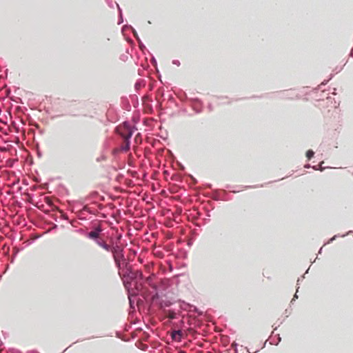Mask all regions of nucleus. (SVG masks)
<instances>
[{
  "instance_id": "obj_1",
  "label": "nucleus",
  "mask_w": 353,
  "mask_h": 353,
  "mask_svg": "<svg viewBox=\"0 0 353 353\" xmlns=\"http://www.w3.org/2000/svg\"><path fill=\"white\" fill-rule=\"evenodd\" d=\"M122 128L123 132L121 133V136L124 138L125 141L123 144L121 145L119 150L123 152H126L130 149V139L133 135L134 130H136V128L132 125L128 121L123 122Z\"/></svg>"
},
{
  "instance_id": "obj_2",
  "label": "nucleus",
  "mask_w": 353,
  "mask_h": 353,
  "mask_svg": "<svg viewBox=\"0 0 353 353\" xmlns=\"http://www.w3.org/2000/svg\"><path fill=\"white\" fill-rule=\"evenodd\" d=\"M110 252L112 254L117 268L121 269V262L125 261L123 248L118 244H113L112 250Z\"/></svg>"
},
{
  "instance_id": "obj_3",
  "label": "nucleus",
  "mask_w": 353,
  "mask_h": 353,
  "mask_svg": "<svg viewBox=\"0 0 353 353\" xmlns=\"http://www.w3.org/2000/svg\"><path fill=\"white\" fill-rule=\"evenodd\" d=\"M103 229L101 225H97L92 228L90 232L85 234V236L92 240L96 244L100 245L105 240L100 236Z\"/></svg>"
},
{
  "instance_id": "obj_4",
  "label": "nucleus",
  "mask_w": 353,
  "mask_h": 353,
  "mask_svg": "<svg viewBox=\"0 0 353 353\" xmlns=\"http://www.w3.org/2000/svg\"><path fill=\"white\" fill-rule=\"evenodd\" d=\"M152 287L155 290V294L152 296V301L158 305L161 309L169 307L174 304V303L171 302L170 300L163 299L162 296H161L157 292V287L156 285L154 284Z\"/></svg>"
},
{
  "instance_id": "obj_5",
  "label": "nucleus",
  "mask_w": 353,
  "mask_h": 353,
  "mask_svg": "<svg viewBox=\"0 0 353 353\" xmlns=\"http://www.w3.org/2000/svg\"><path fill=\"white\" fill-rule=\"evenodd\" d=\"M193 110L196 112V113H200L202 111V103L201 101L196 98L192 99V104H191Z\"/></svg>"
},
{
  "instance_id": "obj_6",
  "label": "nucleus",
  "mask_w": 353,
  "mask_h": 353,
  "mask_svg": "<svg viewBox=\"0 0 353 353\" xmlns=\"http://www.w3.org/2000/svg\"><path fill=\"white\" fill-rule=\"evenodd\" d=\"M178 306L176 307L177 311L180 313L181 311H188L191 307L190 304L185 303L183 301L179 300L177 301Z\"/></svg>"
},
{
  "instance_id": "obj_7",
  "label": "nucleus",
  "mask_w": 353,
  "mask_h": 353,
  "mask_svg": "<svg viewBox=\"0 0 353 353\" xmlns=\"http://www.w3.org/2000/svg\"><path fill=\"white\" fill-rule=\"evenodd\" d=\"M165 312L166 313L168 317L172 320L177 319L179 314V312L177 311L176 307L173 309L168 310L167 311H165Z\"/></svg>"
},
{
  "instance_id": "obj_8",
  "label": "nucleus",
  "mask_w": 353,
  "mask_h": 353,
  "mask_svg": "<svg viewBox=\"0 0 353 353\" xmlns=\"http://www.w3.org/2000/svg\"><path fill=\"white\" fill-rule=\"evenodd\" d=\"M125 279L123 281L124 285L126 288L128 286V279L134 280L136 278V274L132 270H128L125 275Z\"/></svg>"
},
{
  "instance_id": "obj_9",
  "label": "nucleus",
  "mask_w": 353,
  "mask_h": 353,
  "mask_svg": "<svg viewBox=\"0 0 353 353\" xmlns=\"http://www.w3.org/2000/svg\"><path fill=\"white\" fill-rule=\"evenodd\" d=\"M182 335L183 333L181 330H174L171 333V338L173 341H181Z\"/></svg>"
},
{
  "instance_id": "obj_10",
  "label": "nucleus",
  "mask_w": 353,
  "mask_h": 353,
  "mask_svg": "<svg viewBox=\"0 0 353 353\" xmlns=\"http://www.w3.org/2000/svg\"><path fill=\"white\" fill-rule=\"evenodd\" d=\"M137 296V294H131L129 292L128 294V299H129V305H130V308L131 310H134L135 307H134V300L133 299L134 297H135Z\"/></svg>"
},
{
  "instance_id": "obj_11",
  "label": "nucleus",
  "mask_w": 353,
  "mask_h": 353,
  "mask_svg": "<svg viewBox=\"0 0 353 353\" xmlns=\"http://www.w3.org/2000/svg\"><path fill=\"white\" fill-rule=\"evenodd\" d=\"M116 6L117 8L118 12H119L118 24L120 25L123 22V12H122L121 8H120V6L118 3H116Z\"/></svg>"
},
{
  "instance_id": "obj_12",
  "label": "nucleus",
  "mask_w": 353,
  "mask_h": 353,
  "mask_svg": "<svg viewBox=\"0 0 353 353\" xmlns=\"http://www.w3.org/2000/svg\"><path fill=\"white\" fill-rule=\"evenodd\" d=\"M99 247L102 248L103 250H105V251L107 252H110L111 250H112V245H110L109 244H108L105 241H103L101 244H100V245H99Z\"/></svg>"
},
{
  "instance_id": "obj_13",
  "label": "nucleus",
  "mask_w": 353,
  "mask_h": 353,
  "mask_svg": "<svg viewBox=\"0 0 353 353\" xmlns=\"http://www.w3.org/2000/svg\"><path fill=\"white\" fill-rule=\"evenodd\" d=\"M280 96L279 97L280 98H285V99H292L293 97L290 95L288 94V91H283V92H281L279 94Z\"/></svg>"
},
{
  "instance_id": "obj_14",
  "label": "nucleus",
  "mask_w": 353,
  "mask_h": 353,
  "mask_svg": "<svg viewBox=\"0 0 353 353\" xmlns=\"http://www.w3.org/2000/svg\"><path fill=\"white\" fill-rule=\"evenodd\" d=\"M125 28H131L132 30V32H133V34H134V37L137 39L139 37L138 36V34L137 32V31L131 26H129V25H125L123 26V30L125 29Z\"/></svg>"
},
{
  "instance_id": "obj_15",
  "label": "nucleus",
  "mask_w": 353,
  "mask_h": 353,
  "mask_svg": "<svg viewBox=\"0 0 353 353\" xmlns=\"http://www.w3.org/2000/svg\"><path fill=\"white\" fill-rule=\"evenodd\" d=\"M314 155V152L313 150H308L307 152H306V157L310 160L311 159Z\"/></svg>"
},
{
  "instance_id": "obj_16",
  "label": "nucleus",
  "mask_w": 353,
  "mask_h": 353,
  "mask_svg": "<svg viewBox=\"0 0 353 353\" xmlns=\"http://www.w3.org/2000/svg\"><path fill=\"white\" fill-rule=\"evenodd\" d=\"M276 337H277V341L275 342L274 339H271L270 344L276 345L279 344V343L281 341V338L279 334H277Z\"/></svg>"
},
{
  "instance_id": "obj_17",
  "label": "nucleus",
  "mask_w": 353,
  "mask_h": 353,
  "mask_svg": "<svg viewBox=\"0 0 353 353\" xmlns=\"http://www.w3.org/2000/svg\"><path fill=\"white\" fill-rule=\"evenodd\" d=\"M105 2L108 5V6L111 8H114V6H116L117 2H113L112 0H105Z\"/></svg>"
},
{
  "instance_id": "obj_18",
  "label": "nucleus",
  "mask_w": 353,
  "mask_h": 353,
  "mask_svg": "<svg viewBox=\"0 0 353 353\" xmlns=\"http://www.w3.org/2000/svg\"><path fill=\"white\" fill-rule=\"evenodd\" d=\"M87 212L90 214H94V212L90 208H88L87 206L83 207V208L82 210V212Z\"/></svg>"
},
{
  "instance_id": "obj_19",
  "label": "nucleus",
  "mask_w": 353,
  "mask_h": 353,
  "mask_svg": "<svg viewBox=\"0 0 353 353\" xmlns=\"http://www.w3.org/2000/svg\"><path fill=\"white\" fill-rule=\"evenodd\" d=\"M322 163H323V162L321 163V164L319 165V167L312 166L313 169H314L316 170H319L321 171H323L324 168L322 167Z\"/></svg>"
},
{
  "instance_id": "obj_20",
  "label": "nucleus",
  "mask_w": 353,
  "mask_h": 353,
  "mask_svg": "<svg viewBox=\"0 0 353 353\" xmlns=\"http://www.w3.org/2000/svg\"><path fill=\"white\" fill-rule=\"evenodd\" d=\"M139 47L140 48L141 50L143 51L144 49H145V46H144V44L142 43L141 41H139Z\"/></svg>"
},
{
  "instance_id": "obj_21",
  "label": "nucleus",
  "mask_w": 353,
  "mask_h": 353,
  "mask_svg": "<svg viewBox=\"0 0 353 353\" xmlns=\"http://www.w3.org/2000/svg\"><path fill=\"white\" fill-rule=\"evenodd\" d=\"M332 76H333V75H332V74H331V75H330V79H329L328 80H325V81H323V82L321 83V84L319 85V87H321V85H324L327 84V83L328 82V81L332 78Z\"/></svg>"
},
{
  "instance_id": "obj_22",
  "label": "nucleus",
  "mask_w": 353,
  "mask_h": 353,
  "mask_svg": "<svg viewBox=\"0 0 353 353\" xmlns=\"http://www.w3.org/2000/svg\"><path fill=\"white\" fill-rule=\"evenodd\" d=\"M120 59L122 61H125L128 59V56L126 54H123V55L121 56Z\"/></svg>"
},
{
  "instance_id": "obj_23",
  "label": "nucleus",
  "mask_w": 353,
  "mask_h": 353,
  "mask_svg": "<svg viewBox=\"0 0 353 353\" xmlns=\"http://www.w3.org/2000/svg\"><path fill=\"white\" fill-rule=\"evenodd\" d=\"M172 63L176 65L177 66L180 65V61L179 60H173Z\"/></svg>"
},
{
  "instance_id": "obj_24",
  "label": "nucleus",
  "mask_w": 353,
  "mask_h": 353,
  "mask_svg": "<svg viewBox=\"0 0 353 353\" xmlns=\"http://www.w3.org/2000/svg\"><path fill=\"white\" fill-rule=\"evenodd\" d=\"M77 232H79V233H80V234H84L85 236V234L87 233V232H85V230H83V229H79V230H77Z\"/></svg>"
},
{
  "instance_id": "obj_25",
  "label": "nucleus",
  "mask_w": 353,
  "mask_h": 353,
  "mask_svg": "<svg viewBox=\"0 0 353 353\" xmlns=\"http://www.w3.org/2000/svg\"><path fill=\"white\" fill-rule=\"evenodd\" d=\"M296 292H298V290H296ZM297 298H298V295H297V292H296L295 294L294 295L293 299L291 301V303H293V301H294L295 299H297Z\"/></svg>"
},
{
  "instance_id": "obj_26",
  "label": "nucleus",
  "mask_w": 353,
  "mask_h": 353,
  "mask_svg": "<svg viewBox=\"0 0 353 353\" xmlns=\"http://www.w3.org/2000/svg\"><path fill=\"white\" fill-rule=\"evenodd\" d=\"M339 236V235H334V236H332L330 241H328V243H330V242H332L334 240H335L337 237Z\"/></svg>"
},
{
  "instance_id": "obj_27",
  "label": "nucleus",
  "mask_w": 353,
  "mask_h": 353,
  "mask_svg": "<svg viewBox=\"0 0 353 353\" xmlns=\"http://www.w3.org/2000/svg\"><path fill=\"white\" fill-rule=\"evenodd\" d=\"M152 62L153 63H154V64H157V61H156V59H155V58H154V57H152Z\"/></svg>"
},
{
  "instance_id": "obj_28",
  "label": "nucleus",
  "mask_w": 353,
  "mask_h": 353,
  "mask_svg": "<svg viewBox=\"0 0 353 353\" xmlns=\"http://www.w3.org/2000/svg\"><path fill=\"white\" fill-rule=\"evenodd\" d=\"M351 232H352V231H349V232H347L346 234L341 235V236H342V237H344V236H347L348 234H350V233H351Z\"/></svg>"
},
{
  "instance_id": "obj_29",
  "label": "nucleus",
  "mask_w": 353,
  "mask_h": 353,
  "mask_svg": "<svg viewBox=\"0 0 353 353\" xmlns=\"http://www.w3.org/2000/svg\"><path fill=\"white\" fill-rule=\"evenodd\" d=\"M98 208H99L100 210H101V209H103V205H102L101 204H99V205H98Z\"/></svg>"
},
{
  "instance_id": "obj_30",
  "label": "nucleus",
  "mask_w": 353,
  "mask_h": 353,
  "mask_svg": "<svg viewBox=\"0 0 353 353\" xmlns=\"http://www.w3.org/2000/svg\"><path fill=\"white\" fill-rule=\"evenodd\" d=\"M208 108H209V110H212V105H211V104H209V105H208Z\"/></svg>"
},
{
  "instance_id": "obj_31",
  "label": "nucleus",
  "mask_w": 353,
  "mask_h": 353,
  "mask_svg": "<svg viewBox=\"0 0 353 353\" xmlns=\"http://www.w3.org/2000/svg\"><path fill=\"white\" fill-rule=\"evenodd\" d=\"M104 159V157L102 156L101 158H98L97 161H99L100 160Z\"/></svg>"
},
{
  "instance_id": "obj_32",
  "label": "nucleus",
  "mask_w": 353,
  "mask_h": 353,
  "mask_svg": "<svg viewBox=\"0 0 353 353\" xmlns=\"http://www.w3.org/2000/svg\"><path fill=\"white\" fill-rule=\"evenodd\" d=\"M310 167H311V165L310 164H307L305 165V168H309Z\"/></svg>"
},
{
  "instance_id": "obj_33",
  "label": "nucleus",
  "mask_w": 353,
  "mask_h": 353,
  "mask_svg": "<svg viewBox=\"0 0 353 353\" xmlns=\"http://www.w3.org/2000/svg\"><path fill=\"white\" fill-rule=\"evenodd\" d=\"M139 86V83H136V84H135V88L137 89Z\"/></svg>"
},
{
  "instance_id": "obj_34",
  "label": "nucleus",
  "mask_w": 353,
  "mask_h": 353,
  "mask_svg": "<svg viewBox=\"0 0 353 353\" xmlns=\"http://www.w3.org/2000/svg\"><path fill=\"white\" fill-rule=\"evenodd\" d=\"M136 39L137 40L138 43H139V41H141V39H140V38H139V37L137 38Z\"/></svg>"
},
{
  "instance_id": "obj_35",
  "label": "nucleus",
  "mask_w": 353,
  "mask_h": 353,
  "mask_svg": "<svg viewBox=\"0 0 353 353\" xmlns=\"http://www.w3.org/2000/svg\"><path fill=\"white\" fill-rule=\"evenodd\" d=\"M322 252V248H320L319 251V254H321Z\"/></svg>"
},
{
  "instance_id": "obj_36",
  "label": "nucleus",
  "mask_w": 353,
  "mask_h": 353,
  "mask_svg": "<svg viewBox=\"0 0 353 353\" xmlns=\"http://www.w3.org/2000/svg\"><path fill=\"white\" fill-rule=\"evenodd\" d=\"M351 55L353 56V49L351 51Z\"/></svg>"
},
{
  "instance_id": "obj_37",
  "label": "nucleus",
  "mask_w": 353,
  "mask_h": 353,
  "mask_svg": "<svg viewBox=\"0 0 353 353\" xmlns=\"http://www.w3.org/2000/svg\"><path fill=\"white\" fill-rule=\"evenodd\" d=\"M145 348H147V346H143V350H145Z\"/></svg>"
},
{
  "instance_id": "obj_38",
  "label": "nucleus",
  "mask_w": 353,
  "mask_h": 353,
  "mask_svg": "<svg viewBox=\"0 0 353 353\" xmlns=\"http://www.w3.org/2000/svg\"><path fill=\"white\" fill-rule=\"evenodd\" d=\"M145 348H147V346H143V350H145Z\"/></svg>"
},
{
  "instance_id": "obj_39",
  "label": "nucleus",
  "mask_w": 353,
  "mask_h": 353,
  "mask_svg": "<svg viewBox=\"0 0 353 353\" xmlns=\"http://www.w3.org/2000/svg\"><path fill=\"white\" fill-rule=\"evenodd\" d=\"M145 348H147V346H143V350H145Z\"/></svg>"
},
{
  "instance_id": "obj_40",
  "label": "nucleus",
  "mask_w": 353,
  "mask_h": 353,
  "mask_svg": "<svg viewBox=\"0 0 353 353\" xmlns=\"http://www.w3.org/2000/svg\"><path fill=\"white\" fill-rule=\"evenodd\" d=\"M232 192H239V190H233Z\"/></svg>"
},
{
  "instance_id": "obj_41",
  "label": "nucleus",
  "mask_w": 353,
  "mask_h": 353,
  "mask_svg": "<svg viewBox=\"0 0 353 353\" xmlns=\"http://www.w3.org/2000/svg\"><path fill=\"white\" fill-rule=\"evenodd\" d=\"M179 353H185L184 351H181Z\"/></svg>"
},
{
  "instance_id": "obj_42",
  "label": "nucleus",
  "mask_w": 353,
  "mask_h": 353,
  "mask_svg": "<svg viewBox=\"0 0 353 353\" xmlns=\"http://www.w3.org/2000/svg\"><path fill=\"white\" fill-rule=\"evenodd\" d=\"M140 292L139 290L137 289V294Z\"/></svg>"
}]
</instances>
